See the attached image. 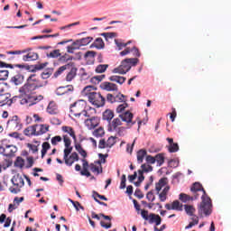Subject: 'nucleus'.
Masks as SVG:
<instances>
[{
	"label": "nucleus",
	"mask_w": 231,
	"mask_h": 231,
	"mask_svg": "<svg viewBox=\"0 0 231 231\" xmlns=\"http://www.w3.org/2000/svg\"><path fill=\"white\" fill-rule=\"evenodd\" d=\"M23 134L25 136H37V126L34 125H31V126H28L27 128H25L23 130Z\"/></svg>",
	"instance_id": "a878e982"
},
{
	"label": "nucleus",
	"mask_w": 231,
	"mask_h": 231,
	"mask_svg": "<svg viewBox=\"0 0 231 231\" xmlns=\"http://www.w3.org/2000/svg\"><path fill=\"white\" fill-rule=\"evenodd\" d=\"M127 181V178L125 177V174H123L121 177V184L120 189H125V182Z\"/></svg>",
	"instance_id": "774afa93"
},
{
	"label": "nucleus",
	"mask_w": 231,
	"mask_h": 231,
	"mask_svg": "<svg viewBox=\"0 0 231 231\" xmlns=\"http://www.w3.org/2000/svg\"><path fill=\"white\" fill-rule=\"evenodd\" d=\"M89 170L91 172H94V174H97V176H98V174H102L103 172L102 165H98V163L96 162L89 164Z\"/></svg>",
	"instance_id": "cd10ccee"
},
{
	"label": "nucleus",
	"mask_w": 231,
	"mask_h": 231,
	"mask_svg": "<svg viewBox=\"0 0 231 231\" xmlns=\"http://www.w3.org/2000/svg\"><path fill=\"white\" fill-rule=\"evenodd\" d=\"M169 190H171V186H166L165 188H163L162 192L159 191V193H157L159 196L160 201H162V203L167 201V196L169 194Z\"/></svg>",
	"instance_id": "bb28decb"
},
{
	"label": "nucleus",
	"mask_w": 231,
	"mask_h": 231,
	"mask_svg": "<svg viewBox=\"0 0 231 231\" xmlns=\"http://www.w3.org/2000/svg\"><path fill=\"white\" fill-rule=\"evenodd\" d=\"M75 149L77 152H79V154L82 156L83 159L88 158V152L82 148V145L80 143H76L75 144Z\"/></svg>",
	"instance_id": "e433bc0d"
},
{
	"label": "nucleus",
	"mask_w": 231,
	"mask_h": 231,
	"mask_svg": "<svg viewBox=\"0 0 231 231\" xmlns=\"http://www.w3.org/2000/svg\"><path fill=\"white\" fill-rule=\"evenodd\" d=\"M198 198H199V194H195L190 197V195L180 193L179 199L182 201V203H187V201H194V199H198Z\"/></svg>",
	"instance_id": "b1692460"
},
{
	"label": "nucleus",
	"mask_w": 231,
	"mask_h": 231,
	"mask_svg": "<svg viewBox=\"0 0 231 231\" xmlns=\"http://www.w3.org/2000/svg\"><path fill=\"white\" fill-rule=\"evenodd\" d=\"M169 179L167 177H163L159 180V181L155 184V191L156 194H160L161 190L166 187H169Z\"/></svg>",
	"instance_id": "2eb2a0df"
},
{
	"label": "nucleus",
	"mask_w": 231,
	"mask_h": 231,
	"mask_svg": "<svg viewBox=\"0 0 231 231\" xmlns=\"http://www.w3.org/2000/svg\"><path fill=\"white\" fill-rule=\"evenodd\" d=\"M111 82H116L117 84H120V86H122V84H124L125 82V80H127V79L125 77L123 76H111L108 79Z\"/></svg>",
	"instance_id": "7c9ffc66"
},
{
	"label": "nucleus",
	"mask_w": 231,
	"mask_h": 231,
	"mask_svg": "<svg viewBox=\"0 0 231 231\" xmlns=\"http://www.w3.org/2000/svg\"><path fill=\"white\" fill-rule=\"evenodd\" d=\"M134 116L133 113L129 111L120 114L118 117L114 118L113 121L109 124L110 130L116 131L118 127L122 125L123 122H125L128 128L133 127V125L136 124V121H133Z\"/></svg>",
	"instance_id": "f03ea898"
},
{
	"label": "nucleus",
	"mask_w": 231,
	"mask_h": 231,
	"mask_svg": "<svg viewBox=\"0 0 231 231\" xmlns=\"http://www.w3.org/2000/svg\"><path fill=\"white\" fill-rule=\"evenodd\" d=\"M128 107L127 103H124L122 105H119L116 108V113H124V111H125V108Z\"/></svg>",
	"instance_id": "e2e57ef3"
},
{
	"label": "nucleus",
	"mask_w": 231,
	"mask_h": 231,
	"mask_svg": "<svg viewBox=\"0 0 231 231\" xmlns=\"http://www.w3.org/2000/svg\"><path fill=\"white\" fill-rule=\"evenodd\" d=\"M88 106V102L86 100H78L74 104L70 105V113L76 118H80L82 113L85 111L86 107Z\"/></svg>",
	"instance_id": "39448f33"
},
{
	"label": "nucleus",
	"mask_w": 231,
	"mask_h": 231,
	"mask_svg": "<svg viewBox=\"0 0 231 231\" xmlns=\"http://www.w3.org/2000/svg\"><path fill=\"white\" fill-rule=\"evenodd\" d=\"M131 69V65L127 62V60H124L121 65L113 69V73H119V75H125L127 71Z\"/></svg>",
	"instance_id": "9d476101"
},
{
	"label": "nucleus",
	"mask_w": 231,
	"mask_h": 231,
	"mask_svg": "<svg viewBox=\"0 0 231 231\" xmlns=\"http://www.w3.org/2000/svg\"><path fill=\"white\" fill-rule=\"evenodd\" d=\"M47 113H49V115H58L59 106H57V103L51 101L47 106Z\"/></svg>",
	"instance_id": "393cba45"
},
{
	"label": "nucleus",
	"mask_w": 231,
	"mask_h": 231,
	"mask_svg": "<svg viewBox=\"0 0 231 231\" xmlns=\"http://www.w3.org/2000/svg\"><path fill=\"white\" fill-rule=\"evenodd\" d=\"M107 68H109L108 64H99L96 67V73H106L107 70Z\"/></svg>",
	"instance_id": "ea45409f"
},
{
	"label": "nucleus",
	"mask_w": 231,
	"mask_h": 231,
	"mask_svg": "<svg viewBox=\"0 0 231 231\" xmlns=\"http://www.w3.org/2000/svg\"><path fill=\"white\" fill-rule=\"evenodd\" d=\"M127 63L129 64L130 68H132V66H136V64H138V62H140V60H138V58H129V59H125Z\"/></svg>",
	"instance_id": "864d4df0"
},
{
	"label": "nucleus",
	"mask_w": 231,
	"mask_h": 231,
	"mask_svg": "<svg viewBox=\"0 0 231 231\" xmlns=\"http://www.w3.org/2000/svg\"><path fill=\"white\" fill-rule=\"evenodd\" d=\"M69 68H71V64L69 63L60 67L53 74L54 79H58V77H60V75H62V73H64L66 69H69Z\"/></svg>",
	"instance_id": "c756f323"
},
{
	"label": "nucleus",
	"mask_w": 231,
	"mask_h": 231,
	"mask_svg": "<svg viewBox=\"0 0 231 231\" xmlns=\"http://www.w3.org/2000/svg\"><path fill=\"white\" fill-rule=\"evenodd\" d=\"M116 102H127V97L124 96V94L122 93H118L116 96Z\"/></svg>",
	"instance_id": "5fc2aeb1"
},
{
	"label": "nucleus",
	"mask_w": 231,
	"mask_h": 231,
	"mask_svg": "<svg viewBox=\"0 0 231 231\" xmlns=\"http://www.w3.org/2000/svg\"><path fill=\"white\" fill-rule=\"evenodd\" d=\"M74 88L73 85H69L67 87H60L56 89L55 93L58 97H62L63 95H68V93H71Z\"/></svg>",
	"instance_id": "f3484780"
},
{
	"label": "nucleus",
	"mask_w": 231,
	"mask_h": 231,
	"mask_svg": "<svg viewBox=\"0 0 231 231\" xmlns=\"http://www.w3.org/2000/svg\"><path fill=\"white\" fill-rule=\"evenodd\" d=\"M11 182L14 186L9 188V192H11V194H19V192H21V189L24 187V179H23V176L20 174L14 175L12 178Z\"/></svg>",
	"instance_id": "423d86ee"
},
{
	"label": "nucleus",
	"mask_w": 231,
	"mask_h": 231,
	"mask_svg": "<svg viewBox=\"0 0 231 231\" xmlns=\"http://www.w3.org/2000/svg\"><path fill=\"white\" fill-rule=\"evenodd\" d=\"M88 102L95 107H104L106 106V97L100 92H93L88 95Z\"/></svg>",
	"instance_id": "0eeeda50"
},
{
	"label": "nucleus",
	"mask_w": 231,
	"mask_h": 231,
	"mask_svg": "<svg viewBox=\"0 0 231 231\" xmlns=\"http://www.w3.org/2000/svg\"><path fill=\"white\" fill-rule=\"evenodd\" d=\"M115 143H116V138L115 136L108 137L106 142V139H100L98 143V149H111Z\"/></svg>",
	"instance_id": "1a4fd4ad"
},
{
	"label": "nucleus",
	"mask_w": 231,
	"mask_h": 231,
	"mask_svg": "<svg viewBox=\"0 0 231 231\" xmlns=\"http://www.w3.org/2000/svg\"><path fill=\"white\" fill-rule=\"evenodd\" d=\"M141 169H143L144 172H152V166L146 163L142 164Z\"/></svg>",
	"instance_id": "0e129e2a"
},
{
	"label": "nucleus",
	"mask_w": 231,
	"mask_h": 231,
	"mask_svg": "<svg viewBox=\"0 0 231 231\" xmlns=\"http://www.w3.org/2000/svg\"><path fill=\"white\" fill-rule=\"evenodd\" d=\"M42 158H44V156H46V152H48L49 149L51 148V145L50 144V143L45 142L42 143Z\"/></svg>",
	"instance_id": "37998d69"
},
{
	"label": "nucleus",
	"mask_w": 231,
	"mask_h": 231,
	"mask_svg": "<svg viewBox=\"0 0 231 231\" xmlns=\"http://www.w3.org/2000/svg\"><path fill=\"white\" fill-rule=\"evenodd\" d=\"M72 151H73V147H71V146L65 147V149L63 151V152H64L63 160L68 158L69 156V154H71Z\"/></svg>",
	"instance_id": "052dcab7"
},
{
	"label": "nucleus",
	"mask_w": 231,
	"mask_h": 231,
	"mask_svg": "<svg viewBox=\"0 0 231 231\" xmlns=\"http://www.w3.org/2000/svg\"><path fill=\"white\" fill-rule=\"evenodd\" d=\"M51 142L53 145H57L59 142H62V137H60V135H56L51 138Z\"/></svg>",
	"instance_id": "69168bd1"
},
{
	"label": "nucleus",
	"mask_w": 231,
	"mask_h": 231,
	"mask_svg": "<svg viewBox=\"0 0 231 231\" xmlns=\"http://www.w3.org/2000/svg\"><path fill=\"white\" fill-rule=\"evenodd\" d=\"M77 77V68L72 67L66 76L67 82H71Z\"/></svg>",
	"instance_id": "f704fd0d"
},
{
	"label": "nucleus",
	"mask_w": 231,
	"mask_h": 231,
	"mask_svg": "<svg viewBox=\"0 0 231 231\" xmlns=\"http://www.w3.org/2000/svg\"><path fill=\"white\" fill-rule=\"evenodd\" d=\"M91 41H93V37L88 36V37L78 40L77 44H81V46H88V44H89Z\"/></svg>",
	"instance_id": "79ce46f5"
},
{
	"label": "nucleus",
	"mask_w": 231,
	"mask_h": 231,
	"mask_svg": "<svg viewBox=\"0 0 231 231\" xmlns=\"http://www.w3.org/2000/svg\"><path fill=\"white\" fill-rule=\"evenodd\" d=\"M14 97L13 98H10V94H2L0 95V106H10L11 104H14L15 100H19L18 98H15Z\"/></svg>",
	"instance_id": "4468645a"
},
{
	"label": "nucleus",
	"mask_w": 231,
	"mask_h": 231,
	"mask_svg": "<svg viewBox=\"0 0 231 231\" xmlns=\"http://www.w3.org/2000/svg\"><path fill=\"white\" fill-rule=\"evenodd\" d=\"M53 73V69H46L42 74L41 77L43 79V80H46V79H50Z\"/></svg>",
	"instance_id": "c03bdc74"
},
{
	"label": "nucleus",
	"mask_w": 231,
	"mask_h": 231,
	"mask_svg": "<svg viewBox=\"0 0 231 231\" xmlns=\"http://www.w3.org/2000/svg\"><path fill=\"white\" fill-rule=\"evenodd\" d=\"M100 88L105 91H118V86L116 84L107 81L101 83Z\"/></svg>",
	"instance_id": "aec40b11"
},
{
	"label": "nucleus",
	"mask_w": 231,
	"mask_h": 231,
	"mask_svg": "<svg viewBox=\"0 0 231 231\" xmlns=\"http://www.w3.org/2000/svg\"><path fill=\"white\" fill-rule=\"evenodd\" d=\"M99 124L100 118L98 116H92L85 120V125L88 129H95V127H98Z\"/></svg>",
	"instance_id": "f8f14e48"
},
{
	"label": "nucleus",
	"mask_w": 231,
	"mask_h": 231,
	"mask_svg": "<svg viewBox=\"0 0 231 231\" xmlns=\"http://www.w3.org/2000/svg\"><path fill=\"white\" fill-rule=\"evenodd\" d=\"M137 163H143V159L147 156V150L141 149L137 152Z\"/></svg>",
	"instance_id": "72a5a7b5"
},
{
	"label": "nucleus",
	"mask_w": 231,
	"mask_h": 231,
	"mask_svg": "<svg viewBox=\"0 0 231 231\" xmlns=\"http://www.w3.org/2000/svg\"><path fill=\"white\" fill-rule=\"evenodd\" d=\"M116 32H103L101 33V37H104L106 41H109V39H115V37H117Z\"/></svg>",
	"instance_id": "09e8293b"
},
{
	"label": "nucleus",
	"mask_w": 231,
	"mask_h": 231,
	"mask_svg": "<svg viewBox=\"0 0 231 231\" xmlns=\"http://www.w3.org/2000/svg\"><path fill=\"white\" fill-rule=\"evenodd\" d=\"M7 55H22V53H27L23 56V60L24 62H30L32 60H37L39 59V54L37 52L32 51V48H28L23 51H6Z\"/></svg>",
	"instance_id": "20e7f679"
},
{
	"label": "nucleus",
	"mask_w": 231,
	"mask_h": 231,
	"mask_svg": "<svg viewBox=\"0 0 231 231\" xmlns=\"http://www.w3.org/2000/svg\"><path fill=\"white\" fill-rule=\"evenodd\" d=\"M10 82L11 84H14V86H21L24 82V75L18 72L11 78Z\"/></svg>",
	"instance_id": "dca6fc26"
},
{
	"label": "nucleus",
	"mask_w": 231,
	"mask_h": 231,
	"mask_svg": "<svg viewBox=\"0 0 231 231\" xmlns=\"http://www.w3.org/2000/svg\"><path fill=\"white\" fill-rule=\"evenodd\" d=\"M49 59H59L60 57V50H54L47 54Z\"/></svg>",
	"instance_id": "49530a36"
},
{
	"label": "nucleus",
	"mask_w": 231,
	"mask_h": 231,
	"mask_svg": "<svg viewBox=\"0 0 231 231\" xmlns=\"http://www.w3.org/2000/svg\"><path fill=\"white\" fill-rule=\"evenodd\" d=\"M80 158L79 157V153L76 152H73L69 157L64 159L65 164L68 165V167H71L75 163V162H79Z\"/></svg>",
	"instance_id": "a211bd4d"
},
{
	"label": "nucleus",
	"mask_w": 231,
	"mask_h": 231,
	"mask_svg": "<svg viewBox=\"0 0 231 231\" xmlns=\"http://www.w3.org/2000/svg\"><path fill=\"white\" fill-rule=\"evenodd\" d=\"M0 68H20V69H24V68H26V66L24 64H7L5 61H1L0 60Z\"/></svg>",
	"instance_id": "2f4dec72"
},
{
	"label": "nucleus",
	"mask_w": 231,
	"mask_h": 231,
	"mask_svg": "<svg viewBox=\"0 0 231 231\" xmlns=\"http://www.w3.org/2000/svg\"><path fill=\"white\" fill-rule=\"evenodd\" d=\"M88 57L90 59H95V57H97V51H88L85 55H84V58L85 59H88Z\"/></svg>",
	"instance_id": "bf43d9fd"
},
{
	"label": "nucleus",
	"mask_w": 231,
	"mask_h": 231,
	"mask_svg": "<svg viewBox=\"0 0 231 231\" xmlns=\"http://www.w3.org/2000/svg\"><path fill=\"white\" fill-rule=\"evenodd\" d=\"M166 140L170 143L168 147L169 152H178L180 151V145H178V143H174V139L168 137Z\"/></svg>",
	"instance_id": "5701e85b"
},
{
	"label": "nucleus",
	"mask_w": 231,
	"mask_h": 231,
	"mask_svg": "<svg viewBox=\"0 0 231 231\" xmlns=\"http://www.w3.org/2000/svg\"><path fill=\"white\" fill-rule=\"evenodd\" d=\"M92 111V112H91ZM93 113H97V110L93 107H88L85 110H83V113L81 114L83 116H86L87 118H91L93 117Z\"/></svg>",
	"instance_id": "4c0bfd02"
},
{
	"label": "nucleus",
	"mask_w": 231,
	"mask_h": 231,
	"mask_svg": "<svg viewBox=\"0 0 231 231\" xmlns=\"http://www.w3.org/2000/svg\"><path fill=\"white\" fill-rule=\"evenodd\" d=\"M36 126V136L46 134L50 131V125H35Z\"/></svg>",
	"instance_id": "412c9836"
},
{
	"label": "nucleus",
	"mask_w": 231,
	"mask_h": 231,
	"mask_svg": "<svg viewBox=\"0 0 231 231\" xmlns=\"http://www.w3.org/2000/svg\"><path fill=\"white\" fill-rule=\"evenodd\" d=\"M155 162H157V164L159 167H162V163H165V157H163V153H158L155 157Z\"/></svg>",
	"instance_id": "a18cd8bd"
},
{
	"label": "nucleus",
	"mask_w": 231,
	"mask_h": 231,
	"mask_svg": "<svg viewBox=\"0 0 231 231\" xmlns=\"http://www.w3.org/2000/svg\"><path fill=\"white\" fill-rule=\"evenodd\" d=\"M95 89L94 86H87L83 88L82 90V95H85V97H88V98H89V95H91V90Z\"/></svg>",
	"instance_id": "de8ad7c7"
},
{
	"label": "nucleus",
	"mask_w": 231,
	"mask_h": 231,
	"mask_svg": "<svg viewBox=\"0 0 231 231\" xmlns=\"http://www.w3.org/2000/svg\"><path fill=\"white\" fill-rule=\"evenodd\" d=\"M14 165L15 167H19V169H23L24 167V159L23 157H17Z\"/></svg>",
	"instance_id": "8fccbe9b"
},
{
	"label": "nucleus",
	"mask_w": 231,
	"mask_h": 231,
	"mask_svg": "<svg viewBox=\"0 0 231 231\" xmlns=\"http://www.w3.org/2000/svg\"><path fill=\"white\" fill-rule=\"evenodd\" d=\"M106 134V131L104 130V127H99L93 132V135L96 136V138H102Z\"/></svg>",
	"instance_id": "a19ab883"
},
{
	"label": "nucleus",
	"mask_w": 231,
	"mask_h": 231,
	"mask_svg": "<svg viewBox=\"0 0 231 231\" xmlns=\"http://www.w3.org/2000/svg\"><path fill=\"white\" fill-rule=\"evenodd\" d=\"M184 210L188 216H194L196 213V208L192 205H184Z\"/></svg>",
	"instance_id": "58836bf2"
},
{
	"label": "nucleus",
	"mask_w": 231,
	"mask_h": 231,
	"mask_svg": "<svg viewBox=\"0 0 231 231\" xmlns=\"http://www.w3.org/2000/svg\"><path fill=\"white\" fill-rule=\"evenodd\" d=\"M8 75H9L8 70H6V69L0 70V82L8 80Z\"/></svg>",
	"instance_id": "3c124183"
},
{
	"label": "nucleus",
	"mask_w": 231,
	"mask_h": 231,
	"mask_svg": "<svg viewBox=\"0 0 231 231\" xmlns=\"http://www.w3.org/2000/svg\"><path fill=\"white\" fill-rule=\"evenodd\" d=\"M45 84H32L27 81L19 88V96L14 97V99L17 98L22 106H35L39 104L41 100L44 99L42 95L36 96L35 91L39 88H43Z\"/></svg>",
	"instance_id": "f257e3e1"
},
{
	"label": "nucleus",
	"mask_w": 231,
	"mask_h": 231,
	"mask_svg": "<svg viewBox=\"0 0 231 231\" xmlns=\"http://www.w3.org/2000/svg\"><path fill=\"white\" fill-rule=\"evenodd\" d=\"M116 45L117 46L118 50H124V48H127V43L123 42L122 41L119 40H115Z\"/></svg>",
	"instance_id": "6e6d98bb"
},
{
	"label": "nucleus",
	"mask_w": 231,
	"mask_h": 231,
	"mask_svg": "<svg viewBox=\"0 0 231 231\" xmlns=\"http://www.w3.org/2000/svg\"><path fill=\"white\" fill-rule=\"evenodd\" d=\"M113 118H115V112H113L112 110L106 109L103 113V120H106V122H111Z\"/></svg>",
	"instance_id": "c9c22d12"
},
{
	"label": "nucleus",
	"mask_w": 231,
	"mask_h": 231,
	"mask_svg": "<svg viewBox=\"0 0 231 231\" xmlns=\"http://www.w3.org/2000/svg\"><path fill=\"white\" fill-rule=\"evenodd\" d=\"M63 142L65 143V147H71V139H69V136L63 135Z\"/></svg>",
	"instance_id": "338daca9"
},
{
	"label": "nucleus",
	"mask_w": 231,
	"mask_h": 231,
	"mask_svg": "<svg viewBox=\"0 0 231 231\" xmlns=\"http://www.w3.org/2000/svg\"><path fill=\"white\" fill-rule=\"evenodd\" d=\"M166 210H176L177 212L183 211V204L180 203V200H174L171 204H165Z\"/></svg>",
	"instance_id": "ddd939ff"
},
{
	"label": "nucleus",
	"mask_w": 231,
	"mask_h": 231,
	"mask_svg": "<svg viewBox=\"0 0 231 231\" xmlns=\"http://www.w3.org/2000/svg\"><path fill=\"white\" fill-rule=\"evenodd\" d=\"M63 133H68L71 138H73L74 142H77V135L75 134V130L71 126H62Z\"/></svg>",
	"instance_id": "473e14b6"
},
{
	"label": "nucleus",
	"mask_w": 231,
	"mask_h": 231,
	"mask_svg": "<svg viewBox=\"0 0 231 231\" xmlns=\"http://www.w3.org/2000/svg\"><path fill=\"white\" fill-rule=\"evenodd\" d=\"M198 212L200 217L203 216L208 217L212 214V199L205 191L204 195L201 196V202L198 206Z\"/></svg>",
	"instance_id": "7ed1b4c3"
},
{
	"label": "nucleus",
	"mask_w": 231,
	"mask_h": 231,
	"mask_svg": "<svg viewBox=\"0 0 231 231\" xmlns=\"http://www.w3.org/2000/svg\"><path fill=\"white\" fill-rule=\"evenodd\" d=\"M190 190L193 193V196H196L198 192H203L202 196H204L205 192H207L205 189H203V185H201V183L199 182L193 183V185L190 188Z\"/></svg>",
	"instance_id": "4be33fe9"
},
{
	"label": "nucleus",
	"mask_w": 231,
	"mask_h": 231,
	"mask_svg": "<svg viewBox=\"0 0 231 231\" xmlns=\"http://www.w3.org/2000/svg\"><path fill=\"white\" fill-rule=\"evenodd\" d=\"M132 52L134 57H140V50L136 47H133L132 49L127 47L124 51L120 52L121 57H125V55H129V53Z\"/></svg>",
	"instance_id": "6ab92c4d"
},
{
	"label": "nucleus",
	"mask_w": 231,
	"mask_h": 231,
	"mask_svg": "<svg viewBox=\"0 0 231 231\" xmlns=\"http://www.w3.org/2000/svg\"><path fill=\"white\" fill-rule=\"evenodd\" d=\"M141 216L144 221H149L150 225H152V223H155L156 226H159V225H162V217L160 215H156L153 213H151L149 215V211L143 209L141 210Z\"/></svg>",
	"instance_id": "6e6552de"
},
{
	"label": "nucleus",
	"mask_w": 231,
	"mask_h": 231,
	"mask_svg": "<svg viewBox=\"0 0 231 231\" xmlns=\"http://www.w3.org/2000/svg\"><path fill=\"white\" fill-rule=\"evenodd\" d=\"M72 60V58L69 57V55L64 54L62 56H60L59 62H60L61 64H66V62H68V60Z\"/></svg>",
	"instance_id": "603ef678"
},
{
	"label": "nucleus",
	"mask_w": 231,
	"mask_h": 231,
	"mask_svg": "<svg viewBox=\"0 0 231 231\" xmlns=\"http://www.w3.org/2000/svg\"><path fill=\"white\" fill-rule=\"evenodd\" d=\"M93 198H94V199H95V201H97V199H102L103 201H107V199H106V196H104V195H100L98 192H97V191H93ZM97 198H98V199H97Z\"/></svg>",
	"instance_id": "4d7b16f0"
},
{
	"label": "nucleus",
	"mask_w": 231,
	"mask_h": 231,
	"mask_svg": "<svg viewBox=\"0 0 231 231\" xmlns=\"http://www.w3.org/2000/svg\"><path fill=\"white\" fill-rule=\"evenodd\" d=\"M35 77H37L35 74H32L28 77L26 82L29 84H39V81L35 79Z\"/></svg>",
	"instance_id": "13d9d810"
},
{
	"label": "nucleus",
	"mask_w": 231,
	"mask_h": 231,
	"mask_svg": "<svg viewBox=\"0 0 231 231\" xmlns=\"http://www.w3.org/2000/svg\"><path fill=\"white\" fill-rule=\"evenodd\" d=\"M7 125L15 131H21V129H23V124H21V119H19L17 116H13L12 119L7 122Z\"/></svg>",
	"instance_id": "9b49d317"
},
{
	"label": "nucleus",
	"mask_w": 231,
	"mask_h": 231,
	"mask_svg": "<svg viewBox=\"0 0 231 231\" xmlns=\"http://www.w3.org/2000/svg\"><path fill=\"white\" fill-rule=\"evenodd\" d=\"M90 48H97V50H104L106 48V43L102 38H97L95 42L90 45Z\"/></svg>",
	"instance_id": "c85d7f7f"
},
{
	"label": "nucleus",
	"mask_w": 231,
	"mask_h": 231,
	"mask_svg": "<svg viewBox=\"0 0 231 231\" xmlns=\"http://www.w3.org/2000/svg\"><path fill=\"white\" fill-rule=\"evenodd\" d=\"M98 157L100 158V160L96 161V163H97V165H102V163H106V158L107 157V154L104 155V153H99Z\"/></svg>",
	"instance_id": "680f3d73"
}]
</instances>
